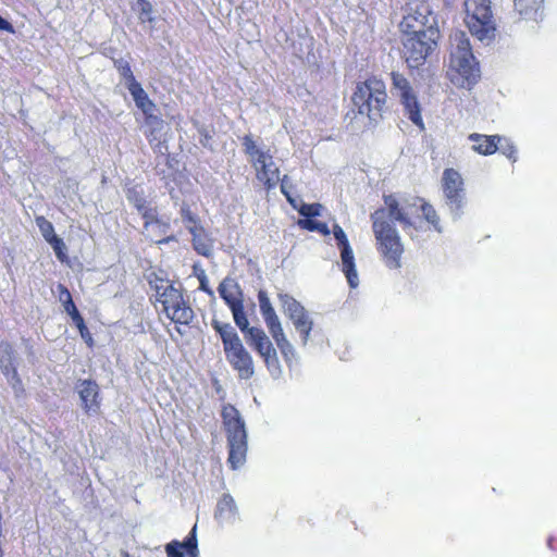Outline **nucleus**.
<instances>
[{"mask_svg":"<svg viewBox=\"0 0 557 557\" xmlns=\"http://www.w3.org/2000/svg\"><path fill=\"white\" fill-rule=\"evenodd\" d=\"M424 201L419 197H411L397 200L393 195L384 196L386 208L375 210L371 214L373 222V232L380 244V250L388 268L397 269L400 267V257L404 248L394 222H398L403 230L414 228L413 218H418L421 212V203Z\"/></svg>","mask_w":557,"mask_h":557,"instance_id":"f257e3e1","label":"nucleus"},{"mask_svg":"<svg viewBox=\"0 0 557 557\" xmlns=\"http://www.w3.org/2000/svg\"><path fill=\"white\" fill-rule=\"evenodd\" d=\"M399 29L406 63L409 69H418L437 47L441 37L437 17L425 1L411 0L405 8Z\"/></svg>","mask_w":557,"mask_h":557,"instance_id":"f03ea898","label":"nucleus"},{"mask_svg":"<svg viewBox=\"0 0 557 557\" xmlns=\"http://www.w3.org/2000/svg\"><path fill=\"white\" fill-rule=\"evenodd\" d=\"M450 60L448 75L454 85L470 89L480 78L479 63L472 53L470 40L465 32L450 34Z\"/></svg>","mask_w":557,"mask_h":557,"instance_id":"7ed1b4c3","label":"nucleus"},{"mask_svg":"<svg viewBox=\"0 0 557 557\" xmlns=\"http://www.w3.org/2000/svg\"><path fill=\"white\" fill-rule=\"evenodd\" d=\"M385 83L375 77L358 83L351 101L358 113L367 115L370 123L376 125L387 111Z\"/></svg>","mask_w":557,"mask_h":557,"instance_id":"20e7f679","label":"nucleus"},{"mask_svg":"<svg viewBox=\"0 0 557 557\" xmlns=\"http://www.w3.org/2000/svg\"><path fill=\"white\" fill-rule=\"evenodd\" d=\"M227 435L228 463L232 469L242 467L246 460L247 431L239 411L232 405H225L221 412Z\"/></svg>","mask_w":557,"mask_h":557,"instance_id":"39448f33","label":"nucleus"},{"mask_svg":"<svg viewBox=\"0 0 557 557\" xmlns=\"http://www.w3.org/2000/svg\"><path fill=\"white\" fill-rule=\"evenodd\" d=\"M465 23L470 34L480 41L495 38L496 23L490 0H465Z\"/></svg>","mask_w":557,"mask_h":557,"instance_id":"423d86ee","label":"nucleus"},{"mask_svg":"<svg viewBox=\"0 0 557 557\" xmlns=\"http://www.w3.org/2000/svg\"><path fill=\"white\" fill-rule=\"evenodd\" d=\"M391 92L403 106L404 114L421 131L424 129V123L421 115V104L418 100L410 82L399 72L393 71L391 74Z\"/></svg>","mask_w":557,"mask_h":557,"instance_id":"0eeeda50","label":"nucleus"},{"mask_svg":"<svg viewBox=\"0 0 557 557\" xmlns=\"http://www.w3.org/2000/svg\"><path fill=\"white\" fill-rule=\"evenodd\" d=\"M442 188L445 198V206L454 220L460 219L466 205V191L463 180L459 172L454 169H446L442 176Z\"/></svg>","mask_w":557,"mask_h":557,"instance_id":"6e6552de","label":"nucleus"},{"mask_svg":"<svg viewBox=\"0 0 557 557\" xmlns=\"http://www.w3.org/2000/svg\"><path fill=\"white\" fill-rule=\"evenodd\" d=\"M218 292L231 310L236 326H246L247 314L244 308V292L240 285L234 278L227 276L219 284Z\"/></svg>","mask_w":557,"mask_h":557,"instance_id":"1a4fd4ad","label":"nucleus"},{"mask_svg":"<svg viewBox=\"0 0 557 557\" xmlns=\"http://www.w3.org/2000/svg\"><path fill=\"white\" fill-rule=\"evenodd\" d=\"M278 298L284 313L290 319L301 337L302 345L306 346L313 327L312 319L306 308L290 295L280 294Z\"/></svg>","mask_w":557,"mask_h":557,"instance_id":"9d476101","label":"nucleus"},{"mask_svg":"<svg viewBox=\"0 0 557 557\" xmlns=\"http://www.w3.org/2000/svg\"><path fill=\"white\" fill-rule=\"evenodd\" d=\"M0 369L7 376L16 395L24 392L22 381L16 370V357L13 347L7 343H0Z\"/></svg>","mask_w":557,"mask_h":557,"instance_id":"9b49d317","label":"nucleus"},{"mask_svg":"<svg viewBox=\"0 0 557 557\" xmlns=\"http://www.w3.org/2000/svg\"><path fill=\"white\" fill-rule=\"evenodd\" d=\"M75 388L85 412L89 414L97 413L100 409V391L97 382L94 380H79Z\"/></svg>","mask_w":557,"mask_h":557,"instance_id":"f8f14e48","label":"nucleus"},{"mask_svg":"<svg viewBox=\"0 0 557 557\" xmlns=\"http://www.w3.org/2000/svg\"><path fill=\"white\" fill-rule=\"evenodd\" d=\"M225 356L234 370L238 372L240 379L248 380L253 375L252 357L243 344L234 347L230 351H225Z\"/></svg>","mask_w":557,"mask_h":557,"instance_id":"ddd939ff","label":"nucleus"},{"mask_svg":"<svg viewBox=\"0 0 557 557\" xmlns=\"http://www.w3.org/2000/svg\"><path fill=\"white\" fill-rule=\"evenodd\" d=\"M165 552L168 557H184L185 554L188 557H197L198 544L196 537V525L190 530L189 534L183 542L174 540L168 543L165 545Z\"/></svg>","mask_w":557,"mask_h":557,"instance_id":"4468645a","label":"nucleus"},{"mask_svg":"<svg viewBox=\"0 0 557 557\" xmlns=\"http://www.w3.org/2000/svg\"><path fill=\"white\" fill-rule=\"evenodd\" d=\"M253 168L257 171L258 181L262 182L268 190L276 186L280 181V170L274 165L272 159L253 160Z\"/></svg>","mask_w":557,"mask_h":557,"instance_id":"2eb2a0df","label":"nucleus"},{"mask_svg":"<svg viewBox=\"0 0 557 557\" xmlns=\"http://www.w3.org/2000/svg\"><path fill=\"white\" fill-rule=\"evenodd\" d=\"M211 325L221 337L224 352L230 351L234 347L243 344L237 332L230 323H223L216 319H213Z\"/></svg>","mask_w":557,"mask_h":557,"instance_id":"dca6fc26","label":"nucleus"},{"mask_svg":"<svg viewBox=\"0 0 557 557\" xmlns=\"http://www.w3.org/2000/svg\"><path fill=\"white\" fill-rule=\"evenodd\" d=\"M341 250V259L343 265V272L348 281L351 288H356L359 285V278L356 270L354 252L350 245L338 247Z\"/></svg>","mask_w":557,"mask_h":557,"instance_id":"f3484780","label":"nucleus"},{"mask_svg":"<svg viewBox=\"0 0 557 557\" xmlns=\"http://www.w3.org/2000/svg\"><path fill=\"white\" fill-rule=\"evenodd\" d=\"M186 227L193 236V247L197 253L206 258L211 257L213 245L212 242L207 237L203 227L201 225H186Z\"/></svg>","mask_w":557,"mask_h":557,"instance_id":"a211bd4d","label":"nucleus"},{"mask_svg":"<svg viewBox=\"0 0 557 557\" xmlns=\"http://www.w3.org/2000/svg\"><path fill=\"white\" fill-rule=\"evenodd\" d=\"M237 507L230 494H224L216 504L214 517L220 523H231L236 519Z\"/></svg>","mask_w":557,"mask_h":557,"instance_id":"6ab92c4d","label":"nucleus"},{"mask_svg":"<svg viewBox=\"0 0 557 557\" xmlns=\"http://www.w3.org/2000/svg\"><path fill=\"white\" fill-rule=\"evenodd\" d=\"M469 139L473 143V150L476 152L488 156L494 153L498 150V144L502 141V137L498 135L495 136H487V135H480V134H471L469 136Z\"/></svg>","mask_w":557,"mask_h":557,"instance_id":"aec40b11","label":"nucleus"},{"mask_svg":"<svg viewBox=\"0 0 557 557\" xmlns=\"http://www.w3.org/2000/svg\"><path fill=\"white\" fill-rule=\"evenodd\" d=\"M132 95L136 107L141 110L144 114H148L149 110H157L156 104L149 99L147 92L137 81L126 86Z\"/></svg>","mask_w":557,"mask_h":557,"instance_id":"412c9836","label":"nucleus"},{"mask_svg":"<svg viewBox=\"0 0 557 557\" xmlns=\"http://www.w3.org/2000/svg\"><path fill=\"white\" fill-rule=\"evenodd\" d=\"M544 0H515L516 11L527 20L536 21L541 15Z\"/></svg>","mask_w":557,"mask_h":557,"instance_id":"4be33fe9","label":"nucleus"},{"mask_svg":"<svg viewBox=\"0 0 557 557\" xmlns=\"http://www.w3.org/2000/svg\"><path fill=\"white\" fill-rule=\"evenodd\" d=\"M182 293L173 284H166L157 301L161 302L165 313H169L174 306L183 305Z\"/></svg>","mask_w":557,"mask_h":557,"instance_id":"5701e85b","label":"nucleus"},{"mask_svg":"<svg viewBox=\"0 0 557 557\" xmlns=\"http://www.w3.org/2000/svg\"><path fill=\"white\" fill-rule=\"evenodd\" d=\"M242 145L244 147L245 153L250 158V162L253 165V160H264L272 159V156L269 151H263L259 149L252 138V135L248 134L242 138Z\"/></svg>","mask_w":557,"mask_h":557,"instance_id":"b1692460","label":"nucleus"},{"mask_svg":"<svg viewBox=\"0 0 557 557\" xmlns=\"http://www.w3.org/2000/svg\"><path fill=\"white\" fill-rule=\"evenodd\" d=\"M166 315L175 323L189 324L194 318V311L183 299V305L174 306Z\"/></svg>","mask_w":557,"mask_h":557,"instance_id":"393cba45","label":"nucleus"},{"mask_svg":"<svg viewBox=\"0 0 557 557\" xmlns=\"http://www.w3.org/2000/svg\"><path fill=\"white\" fill-rule=\"evenodd\" d=\"M238 329L244 334L246 343L252 348L268 338L267 334L262 329L257 326H250L248 320L246 326H242Z\"/></svg>","mask_w":557,"mask_h":557,"instance_id":"a878e982","label":"nucleus"},{"mask_svg":"<svg viewBox=\"0 0 557 557\" xmlns=\"http://www.w3.org/2000/svg\"><path fill=\"white\" fill-rule=\"evenodd\" d=\"M114 67L120 73L121 77L125 81V86L136 82V78L131 69L129 62L123 58L113 60Z\"/></svg>","mask_w":557,"mask_h":557,"instance_id":"bb28decb","label":"nucleus"},{"mask_svg":"<svg viewBox=\"0 0 557 557\" xmlns=\"http://www.w3.org/2000/svg\"><path fill=\"white\" fill-rule=\"evenodd\" d=\"M126 198L138 212L143 211L148 206V201L146 200L143 191L137 187L128 188L126 191Z\"/></svg>","mask_w":557,"mask_h":557,"instance_id":"cd10ccee","label":"nucleus"},{"mask_svg":"<svg viewBox=\"0 0 557 557\" xmlns=\"http://www.w3.org/2000/svg\"><path fill=\"white\" fill-rule=\"evenodd\" d=\"M421 212L423 214V218L430 223L433 225V227L438 232L441 233L442 232V227L440 225V218L435 211V209L433 208L432 205H430L429 202L426 201H422L421 206Z\"/></svg>","mask_w":557,"mask_h":557,"instance_id":"c85d7f7f","label":"nucleus"},{"mask_svg":"<svg viewBox=\"0 0 557 557\" xmlns=\"http://www.w3.org/2000/svg\"><path fill=\"white\" fill-rule=\"evenodd\" d=\"M193 274L199 281V289L207 293L209 296H213V290L209 286V280L206 274V271L201 268L199 263H195L193 265Z\"/></svg>","mask_w":557,"mask_h":557,"instance_id":"c756f323","label":"nucleus"},{"mask_svg":"<svg viewBox=\"0 0 557 557\" xmlns=\"http://www.w3.org/2000/svg\"><path fill=\"white\" fill-rule=\"evenodd\" d=\"M263 361H264L267 369L270 372L271 376L274 379H278L282 374V367L280 364L276 350H274L273 352L268 355L265 358H263Z\"/></svg>","mask_w":557,"mask_h":557,"instance_id":"7c9ffc66","label":"nucleus"},{"mask_svg":"<svg viewBox=\"0 0 557 557\" xmlns=\"http://www.w3.org/2000/svg\"><path fill=\"white\" fill-rule=\"evenodd\" d=\"M143 219L145 220L144 223V232H147L150 234V228L154 227V224L160 220L158 218V212L156 208L149 207V205L143 210L139 211Z\"/></svg>","mask_w":557,"mask_h":557,"instance_id":"2f4dec72","label":"nucleus"},{"mask_svg":"<svg viewBox=\"0 0 557 557\" xmlns=\"http://www.w3.org/2000/svg\"><path fill=\"white\" fill-rule=\"evenodd\" d=\"M36 224L42 235V237L49 242L52 239V237H55L54 227L50 221H48L44 216H37L36 218Z\"/></svg>","mask_w":557,"mask_h":557,"instance_id":"473e14b6","label":"nucleus"},{"mask_svg":"<svg viewBox=\"0 0 557 557\" xmlns=\"http://www.w3.org/2000/svg\"><path fill=\"white\" fill-rule=\"evenodd\" d=\"M322 208L323 207L320 203H302L299 208L296 209L300 215L311 220V218H315L321 214Z\"/></svg>","mask_w":557,"mask_h":557,"instance_id":"72a5a7b5","label":"nucleus"},{"mask_svg":"<svg viewBox=\"0 0 557 557\" xmlns=\"http://www.w3.org/2000/svg\"><path fill=\"white\" fill-rule=\"evenodd\" d=\"M281 182V191L286 197V200L294 207L297 208L296 199L292 196L293 183L287 175H284L280 178Z\"/></svg>","mask_w":557,"mask_h":557,"instance_id":"f704fd0d","label":"nucleus"},{"mask_svg":"<svg viewBox=\"0 0 557 557\" xmlns=\"http://www.w3.org/2000/svg\"><path fill=\"white\" fill-rule=\"evenodd\" d=\"M258 300H259V307H260V312H261L262 317L275 313V310L271 305V301L268 297L267 292L259 290Z\"/></svg>","mask_w":557,"mask_h":557,"instance_id":"c9c22d12","label":"nucleus"},{"mask_svg":"<svg viewBox=\"0 0 557 557\" xmlns=\"http://www.w3.org/2000/svg\"><path fill=\"white\" fill-rule=\"evenodd\" d=\"M304 228L311 232H319L323 235H329L330 230L326 223L314 221V220H306L301 222Z\"/></svg>","mask_w":557,"mask_h":557,"instance_id":"e433bc0d","label":"nucleus"},{"mask_svg":"<svg viewBox=\"0 0 557 557\" xmlns=\"http://www.w3.org/2000/svg\"><path fill=\"white\" fill-rule=\"evenodd\" d=\"M50 246L52 247L53 251L55 252L57 258L60 261H63L66 258V246L62 238H60L58 235L55 237H52L51 240L48 242Z\"/></svg>","mask_w":557,"mask_h":557,"instance_id":"4c0bfd02","label":"nucleus"},{"mask_svg":"<svg viewBox=\"0 0 557 557\" xmlns=\"http://www.w3.org/2000/svg\"><path fill=\"white\" fill-rule=\"evenodd\" d=\"M498 149L502 151L503 154H505L507 158L516 162V147L507 138L502 137V141L499 143Z\"/></svg>","mask_w":557,"mask_h":557,"instance_id":"58836bf2","label":"nucleus"},{"mask_svg":"<svg viewBox=\"0 0 557 557\" xmlns=\"http://www.w3.org/2000/svg\"><path fill=\"white\" fill-rule=\"evenodd\" d=\"M138 1V4L140 7L139 9V18L143 21V22H152L153 21V17L151 16V13H152V5L149 1L147 0H137Z\"/></svg>","mask_w":557,"mask_h":557,"instance_id":"ea45409f","label":"nucleus"},{"mask_svg":"<svg viewBox=\"0 0 557 557\" xmlns=\"http://www.w3.org/2000/svg\"><path fill=\"white\" fill-rule=\"evenodd\" d=\"M276 345L280 348L281 354L283 355L285 361L287 363H289L295 356V349H294L293 345L288 342L287 338L280 342V344H276Z\"/></svg>","mask_w":557,"mask_h":557,"instance_id":"a19ab883","label":"nucleus"},{"mask_svg":"<svg viewBox=\"0 0 557 557\" xmlns=\"http://www.w3.org/2000/svg\"><path fill=\"white\" fill-rule=\"evenodd\" d=\"M181 215L184 223H189L193 225H199V219L190 211V208L187 203H183L181 207Z\"/></svg>","mask_w":557,"mask_h":557,"instance_id":"79ce46f5","label":"nucleus"},{"mask_svg":"<svg viewBox=\"0 0 557 557\" xmlns=\"http://www.w3.org/2000/svg\"><path fill=\"white\" fill-rule=\"evenodd\" d=\"M76 327L78 329L79 331V334H81V337L84 339V342L89 346V347H92L94 346V339H92V336L88 330V327L86 326L85 324V321L84 319L81 321V322H76L75 323Z\"/></svg>","mask_w":557,"mask_h":557,"instance_id":"37998d69","label":"nucleus"},{"mask_svg":"<svg viewBox=\"0 0 557 557\" xmlns=\"http://www.w3.org/2000/svg\"><path fill=\"white\" fill-rule=\"evenodd\" d=\"M62 294L66 295V299H63V296L60 295V301L63 304L66 313L70 314V312L74 311L77 308L72 299L71 293L66 287H62Z\"/></svg>","mask_w":557,"mask_h":557,"instance_id":"c03bdc74","label":"nucleus"},{"mask_svg":"<svg viewBox=\"0 0 557 557\" xmlns=\"http://www.w3.org/2000/svg\"><path fill=\"white\" fill-rule=\"evenodd\" d=\"M253 349L262 357V358H265L268 355H270L271 352H273L275 350V348L273 347L271 341L269 339V337L263 341L262 343H260L259 345H257L256 347H253Z\"/></svg>","mask_w":557,"mask_h":557,"instance_id":"a18cd8bd","label":"nucleus"},{"mask_svg":"<svg viewBox=\"0 0 557 557\" xmlns=\"http://www.w3.org/2000/svg\"><path fill=\"white\" fill-rule=\"evenodd\" d=\"M198 133L200 135V139H199L200 145L203 146L205 148H209L210 150H212L213 148L210 143L212 139V135L207 129V127H205L203 125L199 126Z\"/></svg>","mask_w":557,"mask_h":557,"instance_id":"49530a36","label":"nucleus"},{"mask_svg":"<svg viewBox=\"0 0 557 557\" xmlns=\"http://www.w3.org/2000/svg\"><path fill=\"white\" fill-rule=\"evenodd\" d=\"M333 235H334V238L337 242V246L338 247H342V246H345V245H349V242L347 239V236H346L344 230L338 224H334V226H333Z\"/></svg>","mask_w":557,"mask_h":557,"instance_id":"de8ad7c7","label":"nucleus"},{"mask_svg":"<svg viewBox=\"0 0 557 557\" xmlns=\"http://www.w3.org/2000/svg\"><path fill=\"white\" fill-rule=\"evenodd\" d=\"M268 329L276 344H280V342L286 339L281 323Z\"/></svg>","mask_w":557,"mask_h":557,"instance_id":"09e8293b","label":"nucleus"},{"mask_svg":"<svg viewBox=\"0 0 557 557\" xmlns=\"http://www.w3.org/2000/svg\"><path fill=\"white\" fill-rule=\"evenodd\" d=\"M169 228H170V224L168 222H163V221L159 220L154 224V227L150 228V233L156 234V235H164L169 231Z\"/></svg>","mask_w":557,"mask_h":557,"instance_id":"8fccbe9b","label":"nucleus"},{"mask_svg":"<svg viewBox=\"0 0 557 557\" xmlns=\"http://www.w3.org/2000/svg\"><path fill=\"white\" fill-rule=\"evenodd\" d=\"M154 111L156 110H149L148 114H145V116L147 124L157 128L158 126H162L163 121L154 114Z\"/></svg>","mask_w":557,"mask_h":557,"instance_id":"3c124183","label":"nucleus"},{"mask_svg":"<svg viewBox=\"0 0 557 557\" xmlns=\"http://www.w3.org/2000/svg\"><path fill=\"white\" fill-rule=\"evenodd\" d=\"M149 284L151 288L156 290V297H160V294L163 292V288L166 286L165 282L162 278L154 277V280H150Z\"/></svg>","mask_w":557,"mask_h":557,"instance_id":"603ef678","label":"nucleus"},{"mask_svg":"<svg viewBox=\"0 0 557 557\" xmlns=\"http://www.w3.org/2000/svg\"><path fill=\"white\" fill-rule=\"evenodd\" d=\"M22 342L24 344L25 351H26V354L28 356L29 361L33 362L34 361V357H35V351H34L33 345L30 344V341L26 339V338H22Z\"/></svg>","mask_w":557,"mask_h":557,"instance_id":"864d4df0","label":"nucleus"},{"mask_svg":"<svg viewBox=\"0 0 557 557\" xmlns=\"http://www.w3.org/2000/svg\"><path fill=\"white\" fill-rule=\"evenodd\" d=\"M263 319H264V322H265L268 327H273L274 325L281 323L278 317L276 315V313H272V314L265 315V317H263Z\"/></svg>","mask_w":557,"mask_h":557,"instance_id":"5fc2aeb1","label":"nucleus"},{"mask_svg":"<svg viewBox=\"0 0 557 557\" xmlns=\"http://www.w3.org/2000/svg\"><path fill=\"white\" fill-rule=\"evenodd\" d=\"M0 30H5L11 34H13L15 32L13 25L8 20L2 17L1 15H0Z\"/></svg>","mask_w":557,"mask_h":557,"instance_id":"6e6d98bb","label":"nucleus"},{"mask_svg":"<svg viewBox=\"0 0 557 557\" xmlns=\"http://www.w3.org/2000/svg\"><path fill=\"white\" fill-rule=\"evenodd\" d=\"M73 321V323L75 324L76 322H81L83 320V317L82 314L79 313V311L77 309H75L74 311L70 312L69 314Z\"/></svg>","mask_w":557,"mask_h":557,"instance_id":"4d7b16f0","label":"nucleus"},{"mask_svg":"<svg viewBox=\"0 0 557 557\" xmlns=\"http://www.w3.org/2000/svg\"><path fill=\"white\" fill-rule=\"evenodd\" d=\"M175 236L174 235H171V236H168V237H164V238H161V239H156L154 242L159 245H162V244H168L170 242H173L175 240Z\"/></svg>","mask_w":557,"mask_h":557,"instance_id":"13d9d810","label":"nucleus"},{"mask_svg":"<svg viewBox=\"0 0 557 557\" xmlns=\"http://www.w3.org/2000/svg\"><path fill=\"white\" fill-rule=\"evenodd\" d=\"M122 557H131L127 552H122Z\"/></svg>","mask_w":557,"mask_h":557,"instance_id":"bf43d9fd","label":"nucleus"},{"mask_svg":"<svg viewBox=\"0 0 557 557\" xmlns=\"http://www.w3.org/2000/svg\"><path fill=\"white\" fill-rule=\"evenodd\" d=\"M59 287H60V289L62 290V287H63V286H62V285H60ZM60 295H62V296H63V299H66V295H63V294H62V292L60 293Z\"/></svg>","mask_w":557,"mask_h":557,"instance_id":"052dcab7","label":"nucleus"}]
</instances>
